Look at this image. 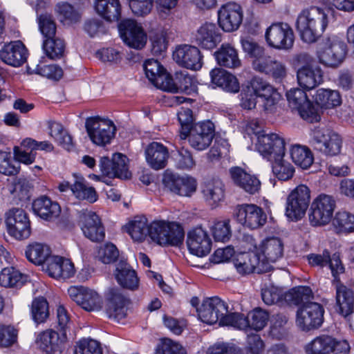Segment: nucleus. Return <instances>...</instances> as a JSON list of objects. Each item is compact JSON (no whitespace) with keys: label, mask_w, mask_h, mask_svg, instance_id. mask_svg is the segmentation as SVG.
<instances>
[{"label":"nucleus","mask_w":354,"mask_h":354,"mask_svg":"<svg viewBox=\"0 0 354 354\" xmlns=\"http://www.w3.org/2000/svg\"><path fill=\"white\" fill-rule=\"evenodd\" d=\"M328 12L317 6H310L299 12L296 28L304 42L315 43L323 35L328 24Z\"/></svg>","instance_id":"nucleus-1"},{"label":"nucleus","mask_w":354,"mask_h":354,"mask_svg":"<svg viewBox=\"0 0 354 354\" xmlns=\"http://www.w3.org/2000/svg\"><path fill=\"white\" fill-rule=\"evenodd\" d=\"M347 46L339 37L330 35L324 37L316 52L318 62L326 68L336 69L344 62Z\"/></svg>","instance_id":"nucleus-2"},{"label":"nucleus","mask_w":354,"mask_h":354,"mask_svg":"<svg viewBox=\"0 0 354 354\" xmlns=\"http://www.w3.org/2000/svg\"><path fill=\"white\" fill-rule=\"evenodd\" d=\"M311 144L315 150L326 156H334L340 153L342 140L333 131L325 127H316L312 132Z\"/></svg>","instance_id":"nucleus-3"},{"label":"nucleus","mask_w":354,"mask_h":354,"mask_svg":"<svg viewBox=\"0 0 354 354\" xmlns=\"http://www.w3.org/2000/svg\"><path fill=\"white\" fill-rule=\"evenodd\" d=\"M310 198V190L306 185L297 186L287 197L286 216L295 221L301 219L309 207Z\"/></svg>","instance_id":"nucleus-4"},{"label":"nucleus","mask_w":354,"mask_h":354,"mask_svg":"<svg viewBox=\"0 0 354 354\" xmlns=\"http://www.w3.org/2000/svg\"><path fill=\"white\" fill-rule=\"evenodd\" d=\"M85 127L91 140L99 146L110 143L116 131L111 120L99 116L87 118Z\"/></svg>","instance_id":"nucleus-5"},{"label":"nucleus","mask_w":354,"mask_h":354,"mask_svg":"<svg viewBox=\"0 0 354 354\" xmlns=\"http://www.w3.org/2000/svg\"><path fill=\"white\" fill-rule=\"evenodd\" d=\"M7 232L17 240L28 239L31 234V225L26 212L21 208L13 207L6 213Z\"/></svg>","instance_id":"nucleus-6"},{"label":"nucleus","mask_w":354,"mask_h":354,"mask_svg":"<svg viewBox=\"0 0 354 354\" xmlns=\"http://www.w3.org/2000/svg\"><path fill=\"white\" fill-rule=\"evenodd\" d=\"M262 100L263 110L272 113L281 98L279 93L268 82L259 77H253L245 86Z\"/></svg>","instance_id":"nucleus-7"},{"label":"nucleus","mask_w":354,"mask_h":354,"mask_svg":"<svg viewBox=\"0 0 354 354\" xmlns=\"http://www.w3.org/2000/svg\"><path fill=\"white\" fill-rule=\"evenodd\" d=\"M324 309L317 302H307L297 312V325L304 331L319 328L324 322Z\"/></svg>","instance_id":"nucleus-8"},{"label":"nucleus","mask_w":354,"mask_h":354,"mask_svg":"<svg viewBox=\"0 0 354 354\" xmlns=\"http://www.w3.org/2000/svg\"><path fill=\"white\" fill-rule=\"evenodd\" d=\"M268 44L276 49L289 50L294 44V32L287 23L277 22L270 25L265 34Z\"/></svg>","instance_id":"nucleus-9"},{"label":"nucleus","mask_w":354,"mask_h":354,"mask_svg":"<svg viewBox=\"0 0 354 354\" xmlns=\"http://www.w3.org/2000/svg\"><path fill=\"white\" fill-rule=\"evenodd\" d=\"M335 201L329 195L320 194L312 203L309 221L313 226L328 224L333 216L335 208Z\"/></svg>","instance_id":"nucleus-10"},{"label":"nucleus","mask_w":354,"mask_h":354,"mask_svg":"<svg viewBox=\"0 0 354 354\" xmlns=\"http://www.w3.org/2000/svg\"><path fill=\"white\" fill-rule=\"evenodd\" d=\"M286 97L290 107L297 110L304 120L309 122L319 120V115L304 90L292 88L286 93Z\"/></svg>","instance_id":"nucleus-11"},{"label":"nucleus","mask_w":354,"mask_h":354,"mask_svg":"<svg viewBox=\"0 0 354 354\" xmlns=\"http://www.w3.org/2000/svg\"><path fill=\"white\" fill-rule=\"evenodd\" d=\"M256 149L263 158L272 160L285 156V141L279 134L262 133L258 136Z\"/></svg>","instance_id":"nucleus-12"},{"label":"nucleus","mask_w":354,"mask_h":354,"mask_svg":"<svg viewBox=\"0 0 354 354\" xmlns=\"http://www.w3.org/2000/svg\"><path fill=\"white\" fill-rule=\"evenodd\" d=\"M162 183L171 192L181 196H190L196 192L197 187L194 178L188 175L179 176L169 170H166L163 174Z\"/></svg>","instance_id":"nucleus-13"},{"label":"nucleus","mask_w":354,"mask_h":354,"mask_svg":"<svg viewBox=\"0 0 354 354\" xmlns=\"http://www.w3.org/2000/svg\"><path fill=\"white\" fill-rule=\"evenodd\" d=\"M199 319L207 324H221V319L228 312V306L225 301L218 297L207 298L203 301L201 306L197 309Z\"/></svg>","instance_id":"nucleus-14"},{"label":"nucleus","mask_w":354,"mask_h":354,"mask_svg":"<svg viewBox=\"0 0 354 354\" xmlns=\"http://www.w3.org/2000/svg\"><path fill=\"white\" fill-rule=\"evenodd\" d=\"M233 215L239 223L252 230L263 226L267 219L262 209L252 204L236 206Z\"/></svg>","instance_id":"nucleus-15"},{"label":"nucleus","mask_w":354,"mask_h":354,"mask_svg":"<svg viewBox=\"0 0 354 354\" xmlns=\"http://www.w3.org/2000/svg\"><path fill=\"white\" fill-rule=\"evenodd\" d=\"M233 263L237 272L241 274L266 272L270 268L269 264L261 260L260 254L253 251L239 253L234 259Z\"/></svg>","instance_id":"nucleus-16"},{"label":"nucleus","mask_w":354,"mask_h":354,"mask_svg":"<svg viewBox=\"0 0 354 354\" xmlns=\"http://www.w3.org/2000/svg\"><path fill=\"white\" fill-rule=\"evenodd\" d=\"M128 158L120 153H113L111 159L103 156L100 160V168L103 175L110 178L129 179L131 174L127 165Z\"/></svg>","instance_id":"nucleus-17"},{"label":"nucleus","mask_w":354,"mask_h":354,"mask_svg":"<svg viewBox=\"0 0 354 354\" xmlns=\"http://www.w3.org/2000/svg\"><path fill=\"white\" fill-rule=\"evenodd\" d=\"M214 133V124L211 121L196 123L189 130V142L196 150H205L210 145Z\"/></svg>","instance_id":"nucleus-18"},{"label":"nucleus","mask_w":354,"mask_h":354,"mask_svg":"<svg viewBox=\"0 0 354 354\" xmlns=\"http://www.w3.org/2000/svg\"><path fill=\"white\" fill-rule=\"evenodd\" d=\"M119 31L124 42L131 48L142 49L147 43V35L142 27L133 20L122 21L119 24Z\"/></svg>","instance_id":"nucleus-19"},{"label":"nucleus","mask_w":354,"mask_h":354,"mask_svg":"<svg viewBox=\"0 0 354 354\" xmlns=\"http://www.w3.org/2000/svg\"><path fill=\"white\" fill-rule=\"evenodd\" d=\"M70 298L87 311L98 310L102 308V299L97 292L84 286H71L68 289Z\"/></svg>","instance_id":"nucleus-20"},{"label":"nucleus","mask_w":354,"mask_h":354,"mask_svg":"<svg viewBox=\"0 0 354 354\" xmlns=\"http://www.w3.org/2000/svg\"><path fill=\"white\" fill-rule=\"evenodd\" d=\"M218 24L225 32L236 30L243 21V10L241 6L234 2L223 5L218 12Z\"/></svg>","instance_id":"nucleus-21"},{"label":"nucleus","mask_w":354,"mask_h":354,"mask_svg":"<svg viewBox=\"0 0 354 354\" xmlns=\"http://www.w3.org/2000/svg\"><path fill=\"white\" fill-rule=\"evenodd\" d=\"M80 223L84 236L92 241L104 240L105 232L100 217L93 212L84 210L80 214Z\"/></svg>","instance_id":"nucleus-22"},{"label":"nucleus","mask_w":354,"mask_h":354,"mask_svg":"<svg viewBox=\"0 0 354 354\" xmlns=\"http://www.w3.org/2000/svg\"><path fill=\"white\" fill-rule=\"evenodd\" d=\"M68 340L65 333L61 334L53 329L40 333L36 339L39 348L46 354H61Z\"/></svg>","instance_id":"nucleus-23"},{"label":"nucleus","mask_w":354,"mask_h":354,"mask_svg":"<svg viewBox=\"0 0 354 354\" xmlns=\"http://www.w3.org/2000/svg\"><path fill=\"white\" fill-rule=\"evenodd\" d=\"M173 57L178 65L188 69L199 70L203 65L201 51L194 46L185 44L178 46L174 52Z\"/></svg>","instance_id":"nucleus-24"},{"label":"nucleus","mask_w":354,"mask_h":354,"mask_svg":"<svg viewBox=\"0 0 354 354\" xmlns=\"http://www.w3.org/2000/svg\"><path fill=\"white\" fill-rule=\"evenodd\" d=\"M28 50L19 40L6 44L0 50V59L6 64L19 67L27 60Z\"/></svg>","instance_id":"nucleus-25"},{"label":"nucleus","mask_w":354,"mask_h":354,"mask_svg":"<svg viewBox=\"0 0 354 354\" xmlns=\"http://www.w3.org/2000/svg\"><path fill=\"white\" fill-rule=\"evenodd\" d=\"M127 299L116 288H109L106 293V313L109 318L120 320L126 316Z\"/></svg>","instance_id":"nucleus-26"},{"label":"nucleus","mask_w":354,"mask_h":354,"mask_svg":"<svg viewBox=\"0 0 354 354\" xmlns=\"http://www.w3.org/2000/svg\"><path fill=\"white\" fill-rule=\"evenodd\" d=\"M229 174L234 185L250 194H254L261 189L260 180L240 167H231L229 169Z\"/></svg>","instance_id":"nucleus-27"},{"label":"nucleus","mask_w":354,"mask_h":354,"mask_svg":"<svg viewBox=\"0 0 354 354\" xmlns=\"http://www.w3.org/2000/svg\"><path fill=\"white\" fill-rule=\"evenodd\" d=\"M336 290V310L349 323L354 313V292L342 283H337Z\"/></svg>","instance_id":"nucleus-28"},{"label":"nucleus","mask_w":354,"mask_h":354,"mask_svg":"<svg viewBox=\"0 0 354 354\" xmlns=\"http://www.w3.org/2000/svg\"><path fill=\"white\" fill-rule=\"evenodd\" d=\"M187 244L190 252L198 257L209 254L212 247L211 239L202 227H196L188 234Z\"/></svg>","instance_id":"nucleus-29"},{"label":"nucleus","mask_w":354,"mask_h":354,"mask_svg":"<svg viewBox=\"0 0 354 354\" xmlns=\"http://www.w3.org/2000/svg\"><path fill=\"white\" fill-rule=\"evenodd\" d=\"M162 90L171 93L182 92L191 94L196 91L194 78L187 73L178 72L174 78L168 76L165 83H162Z\"/></svg>","instance_id":"nucleus-30"},{"label":"nucleus","mask_w":354,"mask_h":354,"mask_svg":"<svg viewBox=\"0 0 354 354\" xmlns=\"http://www.w3.org/2000/svg\"><path fill=\"white\" fill-rule=\"evenodd\" d=\"M201 194L203 198L211 208H216L225 201V185L218 179L207 181L202 185Z\"/></svg>","instance_id":"nucleus-31"},{"label":"nucleus","mask_w":354,"mask_h":354,"mask_svg":"<svg viewBox=\"0 0 354 354\" xmlns=\"http://www.w3.org/2000/svg\"><path fill=\"white\" fill-rule=\"evenodd\" d=\"M44 270L55 279H68L75 273L74 266L68 259L58 256L50 257L46 261Z\"/></svg>","instance_id":"nucleus-32"},{"label":"nucleus","mask_w":354,"mask_h":354,"mask_svg":"<svg viewBox=\"0 0 354 354\" xmlns=\"http://www.w3.org/2000/svg\"><path fill=\"white\" fill-rule=\"evenodd\" d=\"M32 208L35 215L47 221H54L61 213L59 205L46 196H41L35 199Z\"/></svg>","instance_id":"nucleus-33"},{"label":"nucleus","mask_w":354,"mask_h":354,"mask_svg":"<svg viewBox=\"0 0 354 354\" xmlns=\"http://www.w3.org/2000/svg\"><path fill=\"white\" fill-rule=\"evenodd\" d=\"M196 43L205 49H212L221 41L219 30L216 24L205 23L194 35Z\"/></svg>","instance_id":"nucleus-34"},{"label":"nucleus","mask_w":354,"mask_h":354,"mask_svg":"<svg viewBox=\"0 0 354 354\" xmlns=\"http://www.w3.org/2000/svg\"><path fill=\"white\" fill-rule=\"evenodd\" d=\"M297 77L300 86L310 90L323 82V71L317 66H301L297 70Z\"/></svg>","instance_id":"nucleus-35"},{"label":"nucleus","mask_w":354,"mask_h":354,"mask_svg":"<svg viewBox=\"0 0 354 354\" xmlns=\"http://www.w3.org/2000/svg\"><path fill=\"white\" fill-rule=\"evenodd\" d=\"M145 156L151 168L158 170L166 167L169 158L167 148L162 144L153 142L145 149Z\"/></svg>","instance_id":"nucleus-36"},{"label":"nucleus","mask_w":354,"mask_h":354,"mask_svg":"<svg viewBox=\"0 0 354 354\" xmlns=\"http://www.w3.org/2000/svg\"><path fill=\"white\" fill-rule=\"evenodd\" d=\"M259 250L263 257L261 260L268 264L270 262L274 263L283 257V243L279 238H268L261 243Z\"/></svg>","instance_id":"nucleus-37"},{"label":"nucleus","mask_w":354,"mask_h":354,"mask_svg":"<svg viewBox=\"0 0 354 354\" xmlns=\"http://www.w3.org/2000/svg\"><path fill=\"white\" fill-rule=\"evenodd\" d=\"M118 283L123 288L135 290L138 288L139 279L136 271L125 262L118 263L115 272Z\"/></svg>","instance_id":"nucleus-38"},{"label":"nucleus","mask_w":354,"mask_h":354,"mask_svg":"<svg viewBox=\"0 0 354 354\" xmlns=\"http://www.w3.org/2000/svg\"><path fill=\"white\" fill-rule=\"evenodd\" d=\"M143 68L148 80L155 86L162 90V83H165L169 76L165 68L158 60L153 59L146 60Z\"/></svg>","instance_id":"nucleus-39"},{"label":"nucleus","mask_w":354,"mask_h":354,"mask_svg":"<svg viewBox=\"0 0 354 354\" xmlns=\"http://www.w3.org/2000/svg\"><path fill=\"white\" fill-rule=\"evenodd\" d=\"M211 80L213 84L223 90L236 93L239 91V84L235 76L223 68H214L210 72Z\"/></svg>","instance_id":"nucleus-40"},{"label":"nucleus","mask_w":354,"mask_h":354,"mask_svg":"<svg viewBox=\"0 0 354 354\" xmlns=\"http://www.w3.org/2000/svg\"><path fill=\"white\" fill-rule=\"evenodd\" d=\"M217 63L223 67L237 68L241 65L237 50L229 44H223L214 53Z\"/></svg>","instance_id":"nucleus-41"},{"label":"nucleus","mask_w":354,"mask_h":354,"mask_svg":"<svg viewBox=\"0 0 354 354\" xmlns=\"http://www.w3.org/2000/svg\"><path fill=\"white\" fill-rule=\"evenodd\" d=\"M95 8L107 21H118L121 15L119 0H95Z\"/></svg>","instance_id":"nucleus-42"},{"label":"nucleus","mask_w":354,"mask_h":354,"mask_svg":"<svg viewBox=\"0 0 354 354\" xmlns=\"http://www.w3.org/2000/svg\"><path fill=\"white\" fill-rule=\"evenodd\" d=\"M334 342V337L321 335L307 343L304 351L306 354H331Z\"/></svg>","instance_id":"nucleus-43"},{"label":"nucleus","mask_w":354,"mask_h":354,"mask_svg":"<svg viewBox=\"0 0 354 354\" xmlns=\"http://www.w3.org/2000/svg\"><path fill=\"white\" fill-rule=\"evenodd\" d=\"M125 229L133 240L142 242L149 234V225L145 216H136L125 226Z\"/></svg>","instance_id":"nucleus-44"},{"label":"nucleus","mask_w":354,"mask_h":354,"mask_svg":"<svg viewBox=\"0 0 354 354\" xmlns=\"http://www.w3.org/2000/svg\"><path fill=\"white\" fill-rule=\"evenodd\" d=\"M50 248L44 243L34 242L26 249V257L29 261L35 265H42L50 256Z\"/></svg>","instance_id":"nucleus-45"},{"label":"nucleus","mask_w":354,"mask_h":354,"mask_svg":"<svg viewBox=\"0 0 354 354\" xmlns=\"http://www.w3.org/2000/svg\"><path fill=\"white\" fill-rule=\"evenodd\" d=\"M28 281V276L14 267H7L0 272V284L3 287H21Z\"/></svg>","instance_id":"nucleus-46"},{"label":"nucleus","mask_w":354,"mask_h":354,"mask_svg":"<svg viewBox=\"0 0 354 354\" xmlns=\"http://www.w3.org/2000/svg\"><path fill=\"white\" fill-rule=\"evenodd\" d=\"M313 297L312 290L308 286H297L284 293L283 300L289 305H304Z\"/></svg>","instance_id":"nucleus-47"},{"label":"nucleus","mask_w":354,"mask_h":354,"mask_svg":"<svg viewBox=\"0 0 354 354\" xmlns=\"http://www.w3.org/2000/svg\"><path fill=\"white\" fill-rule=\"evenodd\" d=\"M315 102L324 109H331L339 106L341 102V96L337 91L319 88L314 96Z\"/></svg>","instance_id":"nucleus-48"},{"label":"nucleus","mask_w":354,"mask_h":354,"mask_svg":"<svg viewBox=\"0 0 354 354\" xmlns=\"http://www.w3.org/2000/svg\"><path fill=\"white\" fill-rule=\"evenodd\" d=\"M292 161L301 168L306 169L313 164L314 158L309 148L300 145L292 146L290 149Z\"/></svg>","instance_id":"nucleus-49"},{"label":"nucleus","mask_w":354,"mask_h":354,"mask_svg":"<svg viewBox=\"0 0 354 354\" xmlns=\"http://www.w3.org/2000/svg\"><path fill=\"white\" fill-rule=\"evenodd\" d=\"M272 162L273 174L280 180H288L294 174V167L288 162L283 160V156L277 157L270 160Z\"/></svg>","instance_id":"nucleus-50"},{"label":"nucleus","mask_w":354,"mask_h":354,"mask_svg":"<svg viewBox=\"0 0 354 354\" xmlns=\"http://www.w3.org/2000/svg\"><path fill=\"white\" fill-rule=\"evenodd\" d=\"M72 193L80 200H86L90 203H94L97 199L95 189L86 185L82 178L77 179L73 183Z\"/></svg>","instance_id":"nucleus-51"},{"label":"nucleus","mask_w":354,"mask_h":354,"mask_svg":"<svg viewBox=\"0 0 354 354\" xmlns=\"http://www.w3.org/2000/svg\"><path fill=\"white\" fill-rule=\"evenodd\" d=\"M31 315L37 324L44 323L49 316V308L47 300L43 297L35 298L31 305Z\"/></svg>","instance_id":"nucleus-52"},{"label":"nucleus","mask_w":354,"mask_h":354,"mask_svg":"<svg viewBox=\"0 0 354 354\" xmlns=\"http://www.w3.org/2000/svg\"><path fill=\"white\" fill-rule=\"evenodd\" d=\"M43 49L46 55L51 59L61 58L64 53L65 44L59 38H48L43 42Z\"/></svg>","instance_id":"nucleus-53"},{"label":"nucleus","mask_w":354,"mask_h":354,"mask_svg":"<svg viewBox=\"0 0 354 354\" xmlns=\"http://www.w3.org/2000/svg\"><path fill=\"white\" fill-rule=\"evenodd\" d=\"M333 225L339 232H353L354 214L346 211H339L336 213Z\"/></svg>","instance_id":"nucleus-54"},{"label":"nucleus","mask_w":354,"mask_h":354,"mask_svg":"<svg viewBox=\"0 0 354 354\" xmlns=\"http://www.w3.org/2000/svg\"><path fill=\"white\" fill-rule=\"evenodd\" d=\"M248 329H252L256 331L262 330L267 324L269 319L268 312L261 308H255L250 312L246 316Z\"/></svg>","instance_id":"nucleus-55"},{"label":"nucleus","mask_w":354,"mask_h":354,"mask_svg":"<svg viewBox=\"0 0 354 354\" xmlns=\"http://www.w3.org/2000/svg\"><path fill=\"white\" fill-rule=\"evenodd\" d=\"M101 344L97 340L83 338L76 342L73 354H102Z\"/></svg>","instance_id":"nucleus-56"},{"label":"nucleus","mask_w":354,"mask_h":354,"mask_svg":"<svg viewBox=\"0 0 354 354\" xmlns=\"http://www.w3.org/2000/svg\"><path fill=\"white\" fill-rule=\"evenodd\" d=\"M169 222L165 221H155L149 225V236L153 241L160 244H165L168 238L165 236L167 230H169L168 224Z\"/></svg>","instance_id":"nucleus-57"},{"label":"nucleus","mask_w":354,"mask_h":354,"mask_svg":"<svg viewBox=\"0 0 354 354\" xmlns=\"http://www.w3.org/2000/svg\"><path fill=\"white\" fill-rule=\"evenodd\" d=\"M30 185L28 181L24 179H19L15 181L10 189V194L13 198V202L18 204L29 198Z\"/></svg>","instance_id":"nucleus-58"},{"label":"nucleus","mask_w":354,"mask_h":354,"mask_svg":"<svg viewBox=\"0 0 354 354\" xmlns=\"http://www.w3.org/2000/svg\"><path fill=\"white\" fill-rule=\"evenodd\" d=\"M20 169L19 163L12 159L10 153L0 151V173L7 176L17 175Z\"/></svg>","instance_id":"nucleus-59"},{"label":"nucleus","mask_w":354,"mask_h":354,"mask_svg":"<svg viewBox=\"0 0 354 354\" xmlns=\"http://www.w3.org/2000/svg\"><path fill=\"white\" fill-rule=\"evenodd\" d=\"M174 160L175 166L180 169L191 170L196 165L192 153L184 148L179 149L174 154Z\"/></svg>","instance_id":"nucleus-60"},{"label":"nucleus","mask_w":354,"mask_h":354,"mask_svg":"<svg viewBox=\"0 0 354 354\" xmlns=\"http://www.w3.org/2000/svg\"><path fill=\"white\" fill-rule=\"evenodd\" d=\"M39 30L46 39L55 37L57 26L53 17L47 13L38 17Z\"/></svg>","instance_id":"nucleus-61"},{"label":"nucleus","mask_w":354,"mask_h":354,"mask_svg":"<svg viewBox=\"0 0 354 354\" xmlns=\"http://www.w3.org/2000/svg\"><path fill=\"white\" fill-rule=\"evenodd\" d=\"M248 324L246 317L243 314L227 312L224 317H222L220 326H232L239 330H247Z\"/></svg>","instance_id":"nucleus-62"},{"label":"nucleus","mask_w":354,"mask_h":354,"mask_svg":"<svg viewBox=\"0 0 354 354\" xmlns=\"http://www.w3.org/2000/svg\"><path fill=\"white\" fill-rule=\"evenodd\" d=\"M169 230H167L165 236L168 238V241L165 244L160 245L179 246L183 242L185 232L181 226L176 223H169Z\"/></svg>","instance_id":"nucleus-63"},{"label":"nucleus","mask_w":354,"mask_h":354,"mask_svg":"<svg viewBox=\"0 0 354 354\" xmlns=\"http://www.w3.org/2000/svg\"><path fill=\"white\" fill-rule=\"evenodd\" d=\"M57 11L62 21L67 24L76 23L80 19V13L74 8L67 3H59L57 6Z\"/></svg>","instance_id":"nucleus-64"}]
</instances>
